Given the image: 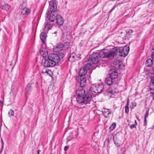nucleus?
I'll return each instance as SVG.
<instances>
[{"instance_id":"nucleus-46","label":"nucleus","mask_w":154,"mask_h":154,"mask_svg":"<svg viewBox=\"0 0 154 154\" xmlns=\"http://www.w3.org/2000/svg\"><path fill=\"white\" fill-rule=\"evenodd\" d=\"M114 9V8H112V10H113Z\"/></svg>"},{"instance_id":"nucleus-15","label":"nucleus","mask_w":154,"mask_h":154,"mask_svg":"<svg viewBox=\"0 0 154 154\" xmlns=\"http://www.w3.org/2000/svg\"><path fill=\"white\" fill-rule=\"evenodd\" d=\"M114 79L109 76L106 79L105 82L108 85H110L113 83Z\"/></svg>"},{"instance_id":"nucleus-16","label":"nucleus","mask_w":154,"mask_h":154,"mask_svg":"<svg viewBox=\"0 0 154 154\" xmlns=\"http://www.w3.org/2000/svg\"><path fill=\"white\" fill-rule=\"evenodd\" d=\"M46 35L45 32H43L40 35V38L44 44H45Z\"/></svg>"},{"instance_id":"nucleus-21","label":"nucleus","mask_w":154,"mask_h":154,"mask_svg":"<svg viewBox=\"0 0 154 154\" xmlns=\"http://www.w3.org/2000/svg\"><path fill=\"white\" fill-rule=\"evenodd\" d=\"M51 27V25L48 22H45L44 31H48Z\"/></svg>"},{"instance_id":"nucleus-31","label":"nucleus","mask_w":154,"mask_h":154,"mask_svg":"<svg viewBox=\"0 0 154 154\" xmlns=\"http://www.w3.org/2000/svg\"><path fill=\"white\" fill-rule=\"evenodd\" d=\"M114 141L115 145L116 147H118L120 146V144L119 143L117 142L116 141H115L114 140Z\"/></svg>"},{"instance_id":"nucleus-40","label":"nucleus","mask_w":154,"mask_h":154,"mask_svg":"<svg viewBox=\"0 0 154 154\" xmlns=\"http://www.w3.org/2000/svg\"><path fill=\"white\" fill-rule=\"evenodd\" d=\"M2 105H3V103L1 101V100H0V106H2Z\"/></svg>"},{"instance_id":"nucleus-38","label":"nucleus","mask_w":154,"mask_h":154,"mask_svg":"<svg viewBox=\"0 0 154 154\" xmlns=\"http://www.w3.org/2000/svg\"><path fill=\"white\" fill-rule=\"evenodd\" d=\"M129 100L128 99V100H127V103H126V106H129Z\"/></svg>"},{"instance_id":"nucleus-44","label":"nucleus","mask_w":154,"mask_h":154,"mask_svg":"<svg viewBox=\"0 0 154 154\" xmlns=\"http://www.w3.org/2000/svg\"><path fill=\"white\" fill-rule=\"evenodd\" d=\"M153 41H154V39L153 40ZM152 49L153 50H154V45H153L152 47Z\"/></svg>"},{"instance_id":"nucleus-12","label":"nucleus","mask_w":154,"mask_h":154,"mask_svg":"<svg viewBox=\"0 0 154 154\" xmlns=\"http://www.w3.org/2000/svg\"><path fill=\"white\" fill-rule=\"evenodd\" d=\"M102 112L103 115L106 118L109 117L111 114V111L109 109L103 108L102 110Z\"/></svg>"},{"instance_id":"nucleus-1","label":"nucleus","mask_w":154,"mask_h":154,"mask_svg":"<svg viewBox=\"0 0 154 154\" xmlns=\"http://www.w3.org/2000/svg\"><path fill=\"white\" fill-rule=\"evenodd\" d=\"M129 51V47L127 46L123 48L115 47L110 51L104 49L99 53V57L102 58L113 57L114 59H117L119 57L126 56Z\"/></svg>"},{"instance_id":"nucleus-30","label":"nucleus","mask_w":154,"mask_h":154,"mask_svg":"<svg viewBox=\"0 0 154 154\" xmlns=\"http://www.w3.org/2000/svg\"><path fill=\"white\" fill-rule=\"evenodd\" d=\"M31 88V85H28L26 88V91H29Z\"/></svg>"},{"instance_id":"nucleus-39","label":"nucleus","mask_w":154,"mask_h":154,"mask_svg":"<svg viewBox=\"0 0 154 154\" xmlns=\"http://www.w3.org/2000/svg\"><path fill=\"white\" fill-rule=\"evenodd\" d=\"M152 57L154 60V51L152 52Z\"/></svg>"},{"instance_id":"nucleus-29","label":"nucleus","mask_w":154,"mask_h":154,"mask_svg":"<svg viewBox=\"0 0 154 154\" xmlns=\"http://www.w3.org/2000/svg\"><path fill=\"white\" fill-rule=\"evenodd\" d=\"M149 113V110H147L146 111V113H145V116H144V119H146V118L148 116Z\"/></svg>"},{"instance_id":"nucleus-17","label":"nucleus","mask_w":154,"mask_h":154,"mask_svg":"<svg viewBox=\"0 0 154 154\" xmlns=\"http://www.w3.org/2000/svg\"><path fill=\"white\" fill-rule=\"evenodd\" d=\"M153 64L152 60L150 59H147L145 63V65L148 67H150L152 66Z\"/></svg>"},{"instance_id":"nucleus-2","label":"nucleus","mask_w":154,"mask_h":154,"mask_svg":"<svg viewBox=\"0 0 154 154\" xmlns=\"http://www.w3.org/2000/svg\"><path fill=\"white\" fill-rule=\"evenodd\" d=\"M76 94L77 97L76 101L79 103L86 105L83 106V111L85 113H88L89 110V107L91 102L92 96L88 93H85V90L82 87L79 88L76 91Z\"/></svg>"},{"instance_id":"nucleus-25","label":"nucleus","mask_w":154,"mask_h":154,"mask_svg":"<svg viewBox=\"0 0 154 154\" xmlns=\"http://www.w3.org/2000/svg\"><path fill=\"white\" fill-rule=\"evenodd\" d=\"M70 43L69 42H66L63 45V48L65 49H67L69 48L70 46Z\"/></svg>"},{"instance_id":"nucleus-34","label":"nucleus","mask_w":154,"mask_h":154,"mask_svg":"<svg viewBox=\"0 0 154 154\" xmlns=\"http://www.w3.org/2000/svg\"><path fill=\"white\" fill-rule=\"evenodd\" d=\"M144 125L146 126L147 124V121L146 120V119H144Z\"/></svg>"},{"instance_id":"nucleus-3","label":"nucleus","mask_w":154,"mask_h":154,"mask_svg":"<svg viewBox=\"0 0 154 154\" xmlns=\"http://www.w3.org/2000/svg\"><path fill=\"white\" fill-rule=\"evenodd\" d=\"M99 53H94L90 56L88 60V63L86 64L84 67L81 68L79 72L80 76H85L87 73L88 69H91V65L93 64H97L99 62Z\"/></svg>"},{"instance_id":"nucleus-23","label":"nucleus","mask_w":154,"mask_h":154,"mask_svg":"<svg viewBox=\"0 0 154 154\" xmlns=\"http://www.w3.org/2000/svg\"><path fill=\"white\" fill-rule=\"evenodd\" d=\"M149 89L151 91L154 90V83L151 82L149 85Z\"/></svg>"},{"instance_id":"nucleus-8","label":"nucleus","mask_w":154,"mask_h":154,"mask_svg":"<svg viewBox=\"0 0 154 154\" xmlns=\"http://www.w3.org/2000/svg\"><path fill=\"white\" fill-rule=\"evenodd\" d=\"M49 7L51 13L55 12L57 10V6L55 2L54 1H51L49 3Z\"/></svg>"},{"instance_id":"nucleus-33","label":"nucleus","mask_w":154,"mask_h":154,"mask_svg":"<svg viewBox=\"0 0 154 154\" xmlns=\"http://www.w3.org/2000/svg\"><path fill=\"white\" fill-rule=\"evenodd\" d=\"M126 31L127 33H129V34L132 33L133 32L132 30L131 29H127Z\"/></svg>"},{"instance_id":"nucleus-22","label":"nucleus","mask_w":154,"mask_h":154,"mask_svg":"<svg viewBox=\"0 0 154 154\" xmlns=\"http://www.w3.org/2000/svg\"><path fill=\"white\" fill-rule=\"evenodd\" d=\"M115 92L113 90L109 91L107 93L108 96L111 97L113 98L115 97Z\"/></svg>"},{"instance_id":"nucleus-41","label":"nucleus","mask_w":154,"mask_h":154,"mask_svg":"<svg viewBox=\"0 0 154 154\" xmlns=\"http://www.w3.org/2000/svg\"><path fill=\"white\" fill-rule=\"evenodd\" d=\"M152 72L153 74H154V66L153 67V68L152 69Z\"/></svg>"},{"instance_id":"nucleus-10","label":"nucleus","mask_w":154,"mask_h":154,"mask_svg":"<svg viewBox=\"0 0 154 154\" xmlns=\"http://www.w3.org/2000/svg\"><path fill=\"white\" fill-rule=\"evenodd\" d=\"M109 74L110 77L113 79H115L117 78L118 75V73L116 69H111L109 71Z\"/></svg>"},{"instance_id":"nucleus-5","label":"nucleus","mask_w":154,"mask_h":154,"mask_svg":"<svg viewBox=\"0 0 154 154\" xmlns=\"http://www.w3.org/2000/svg\"><path fill=\"white\" fill-rule=\"evenodd\" d=\"M103 86L101 84H93L90 89L91 91L95 93H100L103 89Z\"/></svg>"},{"instance_id":"nucleus-28","label":"nucleus","mask_w":154,"mask_h":154,"mask_svg":"<svg viewBox=\"0 0 154 154\" xmlns=\"http://www.w3.org/2000/svg\"><path fill=\"white\" fill-rule=\"evenodd\" d=\"M129 111V106H125V112L126 113H128Z\"/></svg>"},{"instance_id":"nucleus-42","label":"nucleus","mask_w":154,"mask_h":154,"mask_svg":"<svg viewBox=\"0 0 154 154\" xmlns=\"http://www.w3.org/2000/svg\"><path fill=\"white\" fill-rule=\"evenodd\" d=\"M151 93L152 94L151 95H152V96H153L154 95V93L153 92H151Z\"/></svg>"},{"instance_id":"nucleus-45","label":"nucleus","mask_w":154,"mask_h":154,"mask_svg":"<svg viewBox=\"0 0 154 154\" xmlns=\"http://www.w3.org/2000/svg\"><path fill=\"white\" fill-rule=\"evenodd\" d=\"M134 106H136V103H134Z\"/></svg>"},{"instance_id":"nucleus-37","label":"nucleus","mask_w":154,"mask_h":154,"mask_svg":"<svg viewBox=\"0 0 154 154\" xmlns=\"http://www.w3.org/2000/svg\"><path fill=\"white\" fill-rule=\"evenodd\" d=\"M69 149V146H65L64 149L65 151Z\"/></svg>"},{"instance_id":"nucleus-24","label":"nucleus","mask_w":154,"mask_h":154,"mask_svg":"<svg viewBox=\"0 0 154 154\" xmlns=\"http://www.w3.org/2000/svg\"><path fill=\"white\" fill-rule=\"evenodd\" d=\"M41 54L44 58H45V57H46L48 55V53L47 52L45 51L42 50L41 51Z\"/></svg>"},{"instance_id":"nucleus-13","label":"nucleus","mask_w":154,"mask_h":154,"mask_svg":"<svg viewBox=\"0 0 154 154\" xmlns=\"http://www.w3.org/2000/svg\"><path fill=\"white\" fill-rule=\"evenodd\" d=\"M30 12V10L26 8H22L21 10V14L23 15H28Z\"/></svg>"},{"instance_id":"nucleus-27","label":"nucleus","mask_w":154,"mask_h":154,"mask_svg":"<svg viewBox=\"0 0 154 154\" xmlns=\"http://www.w3.org/2000/svg\"><path fill=\"white\" fill-rule=\"evenodd\" d=\"M14 111L11 109H10L9 111L8 114L10 116H13L14 115Z\"/></svg>"},{"instance_id":"nucleus-19","label":"nucleus","mask_w":154,"mask_h":154,"mask_svg":"<svg viewBox=\"0 0 154 154\" xmlns=\"http://www.w3.org/2000/svg\"><path fill=\"white\" fill-rule=\"evenodd\" d=\"M51 72V71L46 69L45 67L42 70V73L46 75L50 74Z\"/></svg>"},{"instance_id":"nucleus-20","label":"nucleus","mask_w":154,"mask_h":154,"mask_svg":"<svg viewBox=\"0 0 154 154\" xmlns=\"http://www.w3.org/2000/svg\"><path fill=\"white\" fill-rule=\"evenodd\" d=\"M56 16L53 14L51 13L50 14V17L49 18V20L50 22H53L56 19Z\"/></svg>"},{"instance_id":"nucleus-32","label":"nucleus","mask_w":154,"mask_h":154,"mask_svg":"<svg viewBox=\"0 0 154 154\" xmlns=\"http://www.w3.org/2000/svg\"><path fill=\"white\" fill-rule=\"evenodd\" d=\"M129 127L131 129H132V128H136V125H135L132 124L129 126Z\"/></svg>"},{"instance_id":"nucleus-18","label":"nucleus","mask_w":154,"mask_h":154,"mask_svg":"<svg viewBox=\"0 0 154 154\" xmlns=\"http://www.w3.org/2000/svg\"><path fill=\"white\" fill-rule=\"evenodd\" d=\"M0 7L3 9L7 11L10 8V6L7 4H2Z\"/></svg>"},{"instance_id":"nucleus-11","label":"nucleus","mask_w":154,"mask_h":154,"mask_svg":"<svg viewBox=\"0 0 154 154\" xmlns=\"http://www.w3.org/2000/svg\"><path fill=\"white\" fill-rule=\"evenodd\" d=\"M56 22L58 25H61L63 23V19L60 15H58L56 16Z\"/></svg>"},{"instance_id":"nucleus-35","label":"nucleus","mask_w":154,"mask_h":154,"mask_svg":"<svg viewBox=\"0 0 154 154\" xmlns=\"http://www.w3.org/2000/svg\"><path fill=\"white\" fill-rule=\"evenodd\" d=\"M50 14V11L48 10L46 12V17L47 18H48V14Z\"/></svg>"},{"instance_id":"nucleus-6","label":"nucleus","mask_w":154,"mask_h":154,"mask_svg":"<svg viewBox=\"0 0 154 154\" xmlns=\"http://www.w3.org/2000/svg\"><path fill=\"white\" fill-rule=\"evenodd\" d=\"M42 63L45 67H52L54 66V63L48 57V59L44 58L42 60Z\"/></svg>"},{"instance_id":"nucleus-14","label":"nucleus","mask_w":154,"mask_h":154,"mask_svg":"<svg viewBox=\"0 0 154 154\" xmlns=\"http://www.w3.org/2000/svg\"><path fill=\"white\" fill-rule=\"evenodd\" d=\"M86 83V79L85 76H80V87H82L85 86Z\"/></svg>"},{"instance_id":"nucleus-43","label":"nucleus","mask_w":154,"mask_h":154,"mask_svg":"<svg viewBox=\"0 0 154 154\" xmlns=\"http://www.w3.org/2000/svg\"><path fill=\"white\" fill-rule=\"evenodd\" d=\"M134 122H135V125H137V121H136V120H135Z\"/></svg>"},{"instance_id":"nucleus-7","label":"nucleus","mask_w":154,"mask_h":154,"mask_svg":"<svg viewBox=\"0 0 154 154\" xmlns=\"http://www.w3.org/2000/svg\"><path fill=\"white\" fill-rule=\"evenodd\" d=\"M81 58V55L78 54L77 55L75 53L73 52L69 56V60L71 62H73L76 60H79Z\"/></svg>"},{"instance_id":"nucleus-26","label":"nucleus","mask_w":154,"mask_h":154,"mask_svg":"<svg viewBox=\"0 0 154 154\" xmlns=\"http://www.w3.org/2000/svg\"><path fill=\"white\" fill-rule=\"evenodd\" d=\"M116 126V123H113L111 126H110L109 128V129L110 131H112L115 128Z\"/></svg>"},{"instance_id":"nucleus-36","label":"nucleus","mask_w":154,"mask_h":154,"mask_svg":"<svg viewBox=\"0 0 154 154\" xmlns=\"http://www.w3.org/2000/svg\"><path fill=\"white\" fill-rule=\"evenodd\" d=\"M151 82L154 83V76L152 77L151 79Z\"/></svg>"},{"instance_id":"nucleus-4","label":"nucleus","mask_w":154,"mask_h":154,"mask_svg":"<svg viewBox=\"0 0 154 154\" xmlns=\"http://www.w3.org/2000/svg\"><path fill=\"white\" fill-rule=\"evenodd\" d=\"M64 56V54L61 52L58 54L52 53L49 55L48 58L54 62V65H55L56 63H58L60 60L63 58Z\"/></svg>"},{"instance_id":"nucleus-9","label":"nucleus","mask_w":154,"mask_h":154,"mask_svg":"<svg viewBox=\"0 0 154 154\" xmlns=\"http://www.w3.org/2000/svg\"><path fill=\"white\" fill-rule=\"evenodd\" d=\"M63 44L60 43L57 44L53 48V51L55 52H60L63 50Z\"/></svg>"}]
</instances>
